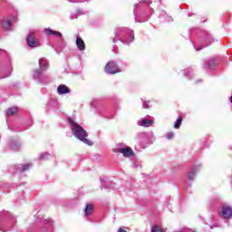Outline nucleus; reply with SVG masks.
<instances>
[{"instance_id":"obj_1","label":"nucleus","mask_w":232,"mask_h":232,"mask_svg":"<svg viewBox=\"0 0 232 232\" xmlns=\"http://www.w3.org/2000/svg\"><path fill=\"white\" fill-rule=\"evenodd\" d=\"M69 123L72 133L76 139L84 144H87V146H93V142L87 139L88 132L84 130V128H82V126L79 125V123H77V121H73L72 118H69Z\"/></svg>"},{"instance_id":"obj_2","label":"nucleus","mask_w":232,"mask_h":232,"mask_svg":"<svg viewBox=\"0 0 232 232\" xmlns=\"http://www.w3.org/2000/svg\"><path fill=\"white\" fill-rule=\"evenodd\" d=\"M117 41H121L123 44H130L135 41V34L133 31L129 28L119 27L115 30L113 43H117Z\"/></svg>"},{"instance_id":"obj_3","label":"nucleus","mask_w":232,"mask_h":232,"mask_svg":"<svg viewBox=\"0 0 232 232\" xmlns=\"http://www.w3.org/2000/svg\"><path fill=\"white\" fill-rule=\"evenodd\" d=\"M33 79L38 84H48L50 82L48 75L44 73V71H41V69L33 70Z\"/></svg>"},{"instance_id":"obj_4","label":"nucleus","mask_w":232,"mask_h":232,"mask_svg":"<svg viewBox=\"0 0 232 232\" xmlns=\"http://www.w3.org/2000/svg\"><path fill=\"white\" fill-rule=\"evenodd\" d=\"M15 21H17V17L15 15L4 19L2 21V26L4 30L6 32H11V30H14L13 24L15 23Z\"/></svg>"},{"instance_id":"obj_5","label":"nucleus","mask_w":232,"mask_h":232,"mask_svg":"<svg viewBox=\"0 0 232 232\" xmlns=\"http://www.w3.org/2000/svg\"><path fill=\"white\" fill-rule=\"evenodd\" d=\"M105 72L110 75H115V73H119L121 72V69H119L117 62L111 61L106 64Z\"/></svg>"},{"instance_id":"obj_6","label":"nucleus","mask_w":232,"mask_h":232,"mask_svg":"<svg viewBox=\"0 0 232 232\" xmlns=\"http://www.w3.org/2000/svg\"><path fill=\"white\" fill-rule=\"evenodd\" d=\"M26 43L29 48H39L41 46V43L35 38V33L28 34Z\"/></svg>"},{"instance_id":"obj_7","label":"nucleus","mask_w":232,"mask_h":232,"mask_svg":"<svg viewBox=\"0 0 232 232\" xmlns=\"http://www.w3.org/2000/svg\"><path fill=\"white\" fill-rule=\"evenodd\" d=\"M219 217H221V218H225V220L232 218V207L224 205L219 212Z\"/></svg>"},{"instance_id":"obj_8","label":"nucleus","mask_w":232,"mask_h":232,"mask_svg":"<svg viewBox=\"0 0 232 232\" xmlns=\"http://www.w3.org/2000/svg\"><path fill=\"white\" fill-rule=\"evenodd\" d=\"M144 4L151 5V1H150V0H143V1H140L139 4H136L134 5L133 14L135 15V21L137 23H144V22L148 21V19H150V15L149 14L146 15V19H144V20H139V18H137V7L138 6H144Z\"/></svg>"},{"instance_id":"obj_9","label":"nucleus","mask_w":232,"mask_h":232,"mask_svg":"<svg viewBox=\"0 0 232 232\" xmlns=\"http://www.w3.org/2000/svg\"><path fill=\"white\" fill-rule=\"evenodd\" d=\"M213 41H215L213 39V36H211V34H207L203 42L201 43V46L195 47V49L197 50V52H200V50H202L203 48L209 46V44H211L213 43Z\"/></svg>"},{"instance_id":"obj_10","label":"nucleus","mask_w":232,"mask_h":232,"mask_svg":"<svg viewBox=\"0 0 232 232\" xmlns=\"http://www.w3.org/2000/svg\"><path fill=\"white\" fill-rule=\"evenodd\" d=\"M22 147H23V144L17 139L11 140L8 144V148L12 151H20Z\"/></svg>"},{"instance_id":"obj_11","label":"nucleus","mask_w":232,"mask_h":232,"mask_svg":"<svg viewBox=\"0 0 232 232\" xmlns=\"http://www.w3.org/2000/svg\"><path fill=\"white\" fill-rule=\"evenodd\" d=\"M38 64L39 70H41L42 72H46V70L50 68V63H48V60H46V58H40L38 61Z\"/></svg>"},{"instance_id":"obj_12","label":"nucleus","mask_w":232,"mask_h":232,"mask_svg":"<svg viewBox=\"0 0 232 232\" xmlns=\"http://www.w3.org/2000/svg\"><path fill=\"white\" fill-rule=\"evenodd\" d=\"M200 169V165L194 166L190 171L188 173V180L192 181L195 180V177L197 175V172Z\"/></svg>"},{"instance_id":"obj_13","label":"nucleus","mask_w":232,"mask_h":232,"mask_svg":"<svg viewBox=\"0 0 232 232\" xmlns=\"http://www.w3.org/2000/svg\"><path fill=\"white\" fill-rule=\"evenodd\" d=\"M118 153H121L123 157H132L133 150H131L130 147L120 148L118 149Z\"/></svg>"},{"instance_id":"obj_14","label":"nucleus","mask_w":232,"mask_h":232,"mask_svg":"<svg viewBox=\"0 0 232 232\" xmlns=\"http://www.w3.org/2000/svg\"><path fill=\"white\" fill-rule=\"evenodd\" d=\"M153 124V120L143 118L138 121L139 126H143L144 128H150Z\"/></svg>"},{"instance_id":"obj_15","label":"nucleus","mask_w":232,"mask_h":232,"mask_svg":"<svg viewBox=\"0 0 232 232\" xmlns=\"http://www.w3.org/2000/svg\"><path fill=\"white\" fill-rule=\"evenodd\" d=\"M57 93L59 95H66V93H70V88L64 84H61L57 87Z\"/></svg>"},{"instance_id":"obj_16","label":"nucleus","mask_w":232,"mask_h":232,"mask_svg":"<svg viewBox=\"0 0 232 232\" xmlns=\"http://www.w3.org/2000/svg\"><path fill=\"white\" fill-rule=\"evenodd\" d=\"M16 173H24V171H28V169H30V168H32V164H24V165H17L16 167Z\"/></svg>"},{"instance_id":"obj_17","label":"nucleus","mask_w":232,"mask_h":232,"mask_svg":"<svg viewBox=\"0 0 232 232\" xmlns=\"http://www.w3.org/2000/svg\"><path fill=\"white\" fill-rule=\"evenodd\" d=\"M76 46L80 52H83V50H86V44H84V41L80 36H77L76 38Z\"/></svg>"},{"instance_id":"obj_18","label":"nucleus","mask_w":232,"mask_h":232,"mask_svg":"<svg viewBox=\"0 0 232 232\" xmlns=\"http://www.w3.org/2000/svg\"><path fill=\"white\" fill-rule=\"evenodd\" d=\"M44 32V34H46V35H54V37H63V34L61 32L53 31L51 28H45Z\"/></svg>"},{"instance_id":"obj_19","label":"nucleus","mask_w":232,"mask_h":232,"mask_svg":"<svg viewBox=\"0 0 232 232\" xmlns=\"http://www.w3.org/2000/svg\"><path fill=\"white\" fill-rule=\"evenodd\" d=\"M93 214V205L92 204H87L84 209V216L90 217V215Z\"/></svg>"},{"instance_id":"obj_20","label":"nucleus","mask_w":232,"mask_h":232,"mask_svg":"<svg viewBox=\"0 0 232 232\" xmlns=\"http://www.w3.org/2000/svg\"><path fill=\"white\" fill-rule=\"evenodd\" d=\"M79 15H84V12H82V10H77L76 12L71 14L70 18L77 19Z\"/></svg>"},{"instance_id":"obj_21","label":"nucleus","mask_w":232,"mask_h":232,"mask_svg":"<svg viewBox=\"0 0 232 232\" xmlns=\"http://www.w3.org/2000/svg\"><path fill=\"white\" fill-rule=\"evenodd\" d=\"M150 232H166V228H163L162 227H160L159 225H154L151 227Z\"/></svg>"},{"instance_id":"obj_22","label":"nucleus","mask_w":232,"mask_h":232,"mask_svg":"<svg viewBox=\"0 0 232 232\" xmlns=\"http://www.w3.org/2000/svg\"><path fill=\"white\" fill-rule=\"evenodd\" d=\"M7 116L11 117V115H15L17 113V107H11L6 111Z\"/></svg>"},{"instance_id":"obj_23","label":"nucleus","mask_w":232,"mask_h":232,"mask_svg":"<svg viewBox=\"0 0 232 232\" xmlns=\"http://www.w3.org/2000/svg\"><path fill=\"white\" fill-rule=\"evenodd\" d=\"M39 159H40V160H46L50 159V154L47 152H44V153L40 154Z\"/></svg>"},{"instance_id":"obj_24","label":"nucleus","mask_w":232,"mask_h":232,"mask_svg":"<svg viewBox=\"0 0 232 232\" xmlns=\"http://www.w3.org/2000/svg\"><path fill=\"white\" fill-rule=\"evenodd\" d=\"M182 124V118H179L175 124H174V128L175 130H179L180 128V125Z\"/></svg>"},{"instance_id":"obj_25","label":"nucleus","mask_w":232,"mask_h":232,"mask_svg":"<svg viewBox=\"0 0 232 232\" xmlns=\"http://www.w3.org/2000/svg\"><path fill=\"white\" fill-rule=\"evenodd\" d=\"M192 73H193V70L191 69L185 70V77H188V79H191Z\"/></svg>"},{"instance_id":"obj_26","label":"nucleus","mask_w":232,"mask_h":232,"mask_svg":"<svg viewBox=\"0 0 232 232\" xmlns=\"http://www.w3.org/2000/svg\"><path fill=\"white\" fill-rule=\"evenodd\" d=\"M5 72H6V74L4 77H10L11 73H12V69L7 68L5 70L2 71V73H5Z\"/></svg>"},{"instance_id":"obj_27","label":"nucleus","mask_w":232,"mask_h":232,"mask_svg":"<svg viewBox=\"0 0 232 232\" xmlns=\"http://www.w3.org/2000/svg\"><path fill=\"white\" fill-rule=\"evenodd\" d=\"M166 139H168V140H171V139H173V137H175V133L173 132H169L165 135Z\"/></svg>"},{"instance_id":"obj_28","label":"nucleus","mask_w":232,"mask_h":232,"mask_svg":"<svg viewBox=\"0 0 232 232\" xmlns=\"http://www.w3.org/2000/svg\"><path fill=\"white\" fill-rule=\"evenodd\" d=\"M46 224H48V227L52 229L53 227V222H52L51 218L45 219Z\"/></svg>"},{"instance_id":"obj_29","label":"nucleus","mask_w":232,"mask_h":232,"mask_svg":"<svg viewBox=\"0 0 232 232\" xmlns=\"http://www.w3.org/2000/svg\"><path fill=\"white\" fill-rule=\"evenodd\" d=\"M135 150H136V151H141L144 150V146H142L140 144H137V145H135Z\"/></svg>"},{"instance_id":"obj_30","label":"nucleus","mask_w":232,"mask_h":232,"mask_svg":"<svg viewBox=\"0 0 232 232\" xmlns=\"http://www.w3.org/2000/svg\"><path fill=\"white\" fill-rule=\"evenodd\" d=\"M208 68L213 69L215 68V59H212L208 63Z\"/></svg>"},{"instance_id":"obj_31","label":"nucleus","mask_w":232,"mask_h":232,"mask_svg":"<svg viewBox=\"0 0 232 232\" xmlns=\"http://www.w3.org/2000/svg\"><path fill=\"white\" fill-rule=\"evenodd\" d=\"M143 108H145V109L150 108V102H143Z\"/></svg>"},{"instance_id":"obj_32","label":"nucleus","mask_w":232,"mask_h":232,"mask_svg":"<svg viewBox=\"0 0 232 232\" xmlns=\"http://www.w3.org/2000/svg\"><path fill=\"white\" fill-rule=\"evenodd\" d=\"M118 232H127V231L120 227Z\"/></svg>"},{"instance_id":"obj_33","label":"nucleus","mask_w":232,"mask_h":232,"mask_svg":"<svg viewBox=\"0 0 232 232\" xmlns=\"http://www.w3.org/2000/svg\"><path fill=\"white\" fill-rule=\"evenodd\" d=\"M101 183L102 184V182H104V179H102V178L100 179Z\"/></svg>"},{"instance_id":"obj_34","label":"nucleus","mask_w":232,"mask_h":232,"mask_svg":"<svg viewBox=\"0 0 232 232\" xmlns=\"http://www.w3.org/2000/svg\"><path fill=\"white\" fill-rule=\"evenodd\" d=\"M161 14H162L163 15H165L166 12H165V11H162Z\"/></svg>"},{"instance_id":"obj_35","label":"nucleus","mask_w":232,"mask_h":232,"mask_svg":"<svg viewBox=\"0 0 232 232\" xmlns=\"http://www.w3.org/2000/svg\"><path fill=\"white\" fill-rule=\"evenodd\" d=\"M168 21H171V17H169V20Z\"/></svg>"}]
</instances>
